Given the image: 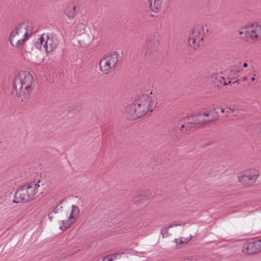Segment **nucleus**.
<instances>
[{
	"label": "nucleus",
	"mask_w": 261,
	"mask_h": 261,
	"mask_svg": "<svg viewBox=\"0 0 261 261\" xmlns=\"http://www.w3.org/2000/svg\"><path fill=\"white\" fill-rule=\"evenodd\" d=\"M220 82L224 85H227L231 83V81L228 79H225L222 76L220 79Z\"/></svg>",
	"instance_id": "nucleus-22"
},
{
	"label": "nucleus",
	"mask_w": 261,
	"mask_h": 261,
	"mask_svg": "<svg viewBox=\"0 0 261 261\" xmlns=\"http://www.w3.org/2000/svg\"><path fill=\"white\" fill-rule=\"evenodd\" d=\"M247 80V77H246V76H245V77H244L243 80H244V81H246Z\"/></svg>",
	"instance_id": "nucleus-33"
},
{
	"label": "nucleus",
	"mask_w": 261,
	"mask_h": 261,
	"mask_svg": "<svg viewBox=\"0 0 261 261\" xmlns=\"http://www.w3.org/2000/svg\"><path fill=\"white\" fill-rule=\"evenodd\" d=\"M239 35L245 34V28L243 31H239Z\"/></svg>",
	"instance_id": "nucleus-28"
},
{
	"label": "nucleus",
	"mask_w": 261,
	"mask_h": 261,
	"mask_svg": "<svg viewBox=\"0 0 261 261\" xmlns=\"http://www.w3.org/2000/svg\"><path fill=\"white\" fill-rule=\"evenodd\" d=\"M33 83V77L29 72L22 71L15 76L13 87L17 95L22 97V100L30 96Z\"/></svg>",
	"instance_id": "nucleus-2"
},
{
	"label": "nucleus",
	"mask_w": 261,
	"mask_h": 261,
	"mask_svg": "<svg viewBox=\"0 0 261 261\" xmlns=\"http://www.w3.org/2000/svg\"><path fill=\"white\" fill-rule=\"evenodd\" d=\"M226 111H225V109H223V108H222L221 109V112L222 113H224L225 112H226Z\"/></svg>",
	"instance_id": "nucleus-29"
},
{
	"label": "nucleus",
	"mask_w": 261,
	"mask_h": 261,
	"mask_svg": "<svg viewBox=\"0 0 261 261\" xmlns=\"http://www.w3.org/2000/svg\"><path fill=\"white\" fill-rule=\"evenodd\" d=\"M56 213H57V212L55 211V210H54L51 212H50L48 214V216L50 221H52V220L53 219V214Z\"/></svg>",
	"instance_id": "nucleus-24"
},
{
	"label": "nucleus",
	"mask_w": 261,
	"mask_h": 261,
	"mask_svg": "<svg viewBox=\"0 0 261 261\" xmlns=\"http://www.w3.org/2000/svg\"><path fill=\"white\" fill-rule=\"evenodd\" d=\"M119 63V54L116 53H111L99 61V70L104 74H108L115 70Z\"/></svg>",
	"instance_id": "nucleus-3"
},
{
	"label": "nucleus",
	"mask_w": 261,
	"mask_h": 261,
	"mask_svg": "<svg viewBox=\"0 0 261 261\" xmlns=\"http://www.w3.org/2000/svg\"><path fill=\"white\" fill-rule=\"evenodd\" d=\"M234 111V109H232V108H227V110L226 111V112L227 113H229L230 112H233Z\"/></svg>",
	"instance_id": "nucleus-27"
},
{
	"label": "nucleus",
	"mask_w": 261,
	"mask_h": 261,
	"mask_svg": "<svg viewBox=\"0 0 261 261\" xmlns=\"http://www.w3.org/2000/svg\"><path fill=\"white\" fill-rule=\"evenodd\" d=\"M102 261H106L105 258H103V259H102Z\"/></svg>",
	"instance_id": "nucleus-34"
},
{
	"label": "nucleus",
	"mask_w": 261,
	"mask_h": 261,
	"mask_svg": "<svg viewBox=\"0 0 261 261\" xmlns=\"http://www.w3.org/2000/svg\"><path fill=\"white\" fill-rule=\"evenodd\" d=\"M33 29V22L27 21L18 24L14 30L25 40L32 34Z\"/></svg>",
	"instance_id": "nucleus-9"
},
{
	"label": "nucleus",
	"mask_w": 261,
	"mask_h": 261,
	"mask_svg": "<svg viewBox=\"0 0 261 261\" xmlns=\"http://www.w3.org/2000/svg\"><path fill=\"white\" fill-rule=\"evenodd\" d=\"M40 180L33 181L24 185L27 194L29 197V200H32L37 197L39 194L42 193L40 189Z\"/></svg>",
	"instance_id": "nucleus-8"
},
{
	"label": "nucleus",
	"mask_w": 261,
	"mask_h": 261,
	"mask_svg": "<svg viewBox=\"0 0 261 261\" xmlns=\"http://www.w3.org/2000/svg\"><path fill=\"white\" fill-rule=\"evenodd\" d=\"M259 128L261 129V124L259 125Z\"/></svg>",
	"instance_id": "nucleus-35"
},
{
	"label": "nucleus",
	"mask_w": 261,
	"mask_h": 261,
	"mask_svg": "<svg viewBox=\"0 0 261 261\" xmlns=\"http://www.w3.org/2000/svg\"><path fill=\"white\" fill-rule=\"evenodd\" d=\"M201 116L202 115H200V113H198L197 114H194L191 115L189 116H187L185 119L189 124L202 126L207 124L214 121H216L218 120L219 118L218 113H215V116L214 118L210 120H207L205 119V118H202Z\"/></svg>",
	"instance_id": "nucleus-6"
},
{
	"label": "nucleus",
	"mask_w": 261,
	"mask_h": 261,
	"mask_svg": "<svg viewBox=\"0 0 261 261\" xmlns=\"http://www.w3.org/2000/svg\"><path fill=\"white\" fill-rule=\"evenodd\" d=\"M199 113H200V115H202L201 116L202 118L208 117L211 116L212 115H214V116L213 118H214V117L215 116L216 112H214L212 110H207V111H203V112H200Z\"/></svg>",
	"instance_id": "nucleus-21"
},
{
	"label": "nucleus",
	"mask_w": 261,
	"mask_h": 261,
	"mask_svg": "<svg viewBox=\"0 0 261 261\" xmlns=\"http://www.w3.org/2000/svg\"><path fill=\"white\" fill-rule=\"evenodd\" d=\"M9 41L12 46L19 47L23 44L25 39L23 37H21V35L18 33V32L14 30L11 33Z\"/></svg>",
	"instance_id": "nucleus-14"
},
{
	"label": "nucleus",
	"mask_w": 261,
	"mask_h": 261,
	"mask_svg": "<svg viewBox=\"0 0 261 261\" xmlns=\"http://www.w3.org/2000/svg\"><path fill=\"white\" fill-rule=\"evenodd\" d=\"M192 237L184 238L180 237L179 239H175L174 240V242L176 244V248H181L182 246L186 245L187 243L191 240Z\"/></svg>",
	"instance_id": "nucleus-18"
},
{
	"label": "nucleus",
	"mask_w": 261,
	"mask_h": 261,
	"mask_svg": "<svg viewBox=\"0 0 261 261\" xmlns=\"http://www.w3.org/2000/svg\"><path fill=\"white\" fill-rule=\"evenodd\" d=\"M231 72L234 73V77H237L238 75V70L236 69L231 70Z\"/></svg>",
	"instance_id": "nucleus-25"
},
{
	"label": "nucleus",
	"mask_w": 261,
	"mask_h": 261,
	"mask_svg": "<svg viewBox=\"0 0 261 261\" xmlns=\"http://www.w3.org/2000/svg\"><path fill=\"white\" fill-rule=\"evenodd\" d=\"M122 253H114L113 254L110 255L111 256V257L113 258V261L116 259L117 258H120L121 256V254Z\"/></svg>",
	"instance_id": "nucleus-23"
},
{
	"label": "nucleus",
	"mask_w": 261,
	"mask_h": 261,
	"mask_svg": "<svg viewBox=\"0 0 261 261\" xmlns=\"http://www.w3.org/2000/svg\"><path fill=\"white\" fill-rule=\"evenodd\" d=\"M104 258L106 261H113V258L110 255L106 256Z\"/></svg>",
	"instance_id": "nucleus-26"
},
{
	"label": "nucleus",
	"mask_w": 261,
	"mask_h": 261,
	"mask_svg": "<svg viewBox=\"0 0 261 261\" xmlns=\"http://www.w3.org/2000/svg\"><path fill=\"white\" fill-rule=\"evenodd\" d=\"M79 11V8L74 4H69L65 9V14L67 17L72 19L74 18Z\"/></svg>",
	"instance_id": "nucleus-16"
},
{
	"label": "nucleus",
	"mask_w": 261,
	"mask_h": 261,
	"mask_svg": "<svg viewBox=\"0 0 261 261\" xmlns=\"http://www.w3.org/2000/svg\"><path fill=\"white\" fill-rule=\"evenodd\" d=\"M163 2L161 0H149L151 10L155 13L159 12L161 10Z\"/></svg>",
	"instance_id": "nucleus-17"
},
{
	"label": "nucleus",
	"mask_w": 261,
	"mask_h": 261,
	"mask_svg": "<svg viewBox=\"0 0 261 261\" xmlns=\"http://www.w3.org/2000/svg\"><path fill=\"white\" fill-rule=\"evenodd\" d=\"M259 175L258 171L250 169L245 171L242 175L239 176V181L244 186H250L255 182Z\"/></svg>",
	"instance_id": "nucleus-7"
},
{
	"label": "nucleus",
	"mask_w": 261,
	"mask_h": 261,
	"mask_svg": "<svg viewBox=\"0 0 261 261\" xmlns=\"http://www.w3.org/2000/svg\"><path fill=\"white\" fill-rule=\"evenodd\" d=\"M245 35L255 41L261 40V25L255 23L246 26Z\"/></svg>",
	"instance_id": "nucleus-10"
},
{
	"label": "nucleus",
	"mask_w": 261,
	"mask_h": 261,
	"mask_svg": "<svg viewBox=\"0 0 261 261\" xmlns=\"http://www.w3.org/2000/svg\"><path fill=\"white\" fill-rule=\"evenodd\" d=\"M150 197L149 192H145L141 191L137 193V194L133 197V202L137 205H140L144 201L147 200Z\"/></svg>",
	"instance_id": "nucleus-15"
},
{
	"label": "nucleus",
	"mask_w": 261,
	"mask_h": 261,
	"mask_svg": "<svg viewBox=\"0 0 261 261\" xmlns=\"http://www.w3.org/2000/svg\"><path fill=\"white\" fill-rule=\"evenodd\" d=\"M255 80V77H254V76H253V77H252L251 78V81H254Z\"/></svg>",
	"instance_id": "nucleus-32"
},
{
	"label": "nucleus",
	"mask_w": 261,
	"mask_h": 261,
	"mask_svg": "<svg viewBox=\"0 0 261 261\" xmlns=\"http://www.w3.org/2000/svg\"><path fill=\"white\" fill-rule=\"evenodd\" d=\"M155 50V47L151 42H149L147 44L145 47H144V51L146 55H150L152 54Z\"/></svg>",
	"instance_id": "nucleus-19"
},
{
	"label": "nucleus",
	"mask_w": 261,
	"mask_h": 261,
	"mask_svg": "<svg viewBox=\"0 0 261 261\" xmlns=\"http://www.w3.org/2000/svg\"><path fill=\"white\" fill-rule=\"evenodd\" d=\"M184 127H185L184 124L181 125V127H180V130H182Z\"/></svg>",
	"instance_id": "nucleus-31"
},
{
	"label": "nucleus",
	"mask_w": 261,
	"mask_h": 261,
	"mask_svg": "<svg viewBox=\"0 0 261 261\" xmlns=\"http://www.w3.org/2000/svg\"><path fill=\"white\" fill-rule=\"evenodd\" d=\"M58 43V40L55 36L43 34L38 38L35 47L40 50H45L47 53H49L57 48Z\"/></svg>",
	"instance_id": "nucleus-4"
},
{
	"label": "nucleus",
	"mask_w": 261,
	"mask_h": 261,
	"mask_svg": "<svg viewBox=\"0 0 261 261\" xmlns=\"http://www.w3.org/2000/svg\"><path fill=\"white\" fill-rule=\"evenodd\" d=\"M248 64L247 63H244V64H243V66L244 67H248Z\"/></svg>",
	"instance_id": "nucleus-30"
},
{
	"label": "nucleus",
	"mask_w": 261,
	"mask_h": 261,
	"mask_svg": "<svg viewBox=\"0 0 261 261\" xmlns=\"http://www.w3.org/2000/svg\"><path fill=\"white\" fill-rule=\"evenodd\" d=\"M204 36V27L201 24L196 25L189 38V45L196 49L201 44Z\"/></svg>",
	"instance_id": "nucleus-5"
},
{
	"label": "nucleus",
	"mask_w": 261,
	"mask_h": 261,
	"mask_svg": "<svg viewBox=\"0 0 261 261\" xmlns=\"http://www.w3.org/2000/svg\"><path fill=\"white\" fill-rule=\"evenodd\" d=\"M156 105L155 97L143 94L126 108V116L130 119L139 118L145 115L149 111L151 112Z\"/></svg>",
	"instance_id": "nucleus-1"
},
{
	"label": "nucleus",
	"mask_w": 261,
	"mask_h": 261,
	"mask_svg": "<svg viewBox=\"0 0 261 261\" xmlns=\"http://www.w3.org/2000/svg\"><path fill=\"white\" fill-rule=\"evenodd\" d=\"M30 201L27 191L23 185L20 187L15 193L13 202L16 203L26 202Z\"/></svg>",
	"instance_id": "nucleus-13"
},
{
	"label": "nucleus",
	"mask_w": 261,
	"mask_h": 261,
	"mask_svg": "<svg viewBox=\"0 0 261 261\" xmlns=\"http://www.w3.org/2000/svg\"><path fill=\"white\" fill-rule=\"evenodd\" d=\"M184 224H176L173 225H169L168 227H163L161 230V233L163 237H166L169 235V229L174 226H177L183 225Z\"/></svg>",
	"instance_id": "nucleus-20"
},
{
	"label": "nucleus",
	"mask_w": 261,
	"mask_h": 261,
	"mask_svg": "<svg viewBox=\"0 0 261 261\" xmlns=\"http://www.w3.org/2000/svg\"><path fill=\"white\" fill-rule=\"evenodd\" d=\"M80 214V209L77 206L73 205L70 214L66 221H62L60 226V229L65 231L69 228L76 220Z\"/></svg>",
	"instance_id": "nucleus-11"
},
{
	"label": "nucleus",
	"mask_w": 261,
	"mask_h": 261,
	"mask_svg": "<svg viewBox=\"0 0 261 261\" xmlns=\"http://www.w3.org/2000/svg\"><path fill=\"white\" fill-rule=\"evenodd\" d=\"M261 251V240L244 245L242 252L247 254H254Z\"/></svg>",
	"instance_id": "nucleus-12"
}]
</instances>
